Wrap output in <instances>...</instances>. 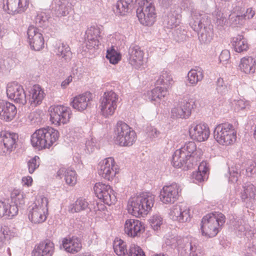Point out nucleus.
Wrapping results in <instances>:
<instances>
[{"label":"nucleus","instance_id":"obj_11","mask_svg":"<svg viewBox=\"0 0 256 256\" xmlns=\"http://www.w3.org/2000/svg\"><path fill=\"white\" fill-rule=\"evenodd\" d=\"M118 96L114 91L104 92L100 100L101 114L106 118L112 116L117 108Z\"/></svg>","mask_w":256,"mask_h":256},{"label":"nucleus","instance_id":"obj_10","mask_svg":"<svg viewBox=\"0 0 256 256\" xmlns=\"http://www.w3.org/2000/svg\"><path fill=\"white\" fill-rule=\"evenodd\" d=\"M48 201L47 198L44 196H40L34 203V206L28 212V219L34 224H40L44 222L48 214Z\"/></svg>","mask_w":256,"mask_h":256},{"label":"nucleus","instance_id":"obj_3","mask_svg":"<svg viewBox=\"0 0 256 256\" xmlns=\"http://www.w3.org/2000/svg\"><path fill=\"white\" fill-rule=\"evenodd\" d=\"M58 138L59 132L58 130L46 126L36 130L31 136L30 142L34 148L42 150L49 148Z\"/></svg>","mask_w":256,"mask_h":256},{"label":"nucleus","instance_id":"obj_60","mask_svg":"<svg viewBox=\"0 0 256 256\" xmlns=\"http://www.w3.org/2000/svg\"><path fill=\"white\" fill-rule=\"evenodd\" d=\"M88 212H92L96 214L98 211H99L98 202H94L92 203H90L88 204Z\"/></svg>","mask_w":256,"mask_h":256},{"label":"nucleus","instance_id":"obj_16","mask_svg":"<svg viewBox=\"0 0 256 256\" xmlns=\"http://www.w3.org/2000/svg\"><path fill=\"white\" fill-rule=\"evenodd\" d=\"M98 174L103 178L112 180L118 172V166L112 157H108L100 161L98 166Z\"/></svg>","mask_w":256,"mask_h":256},{"label":"nucleus","instance_id":"obj_43","mask_svg":"<svg viewBox=\"0 0 256 256\" xmlns=\"http://www.w3.org/2000/svg\"><path fill=\"white\" fill-rule=\"evenodd\" d=\"M88 204L89 203L86 199L79 198L74 203L69 206V211L72 213H75L86 210H88Z\"/></svg>","mask_w":256,"mask_h":256},{"label":"nucleus","instance_id":"obj_8","mask_svg":"<svg viewBox=\"0 0 256 256\" xmlns=\"http://www.w3.org/2000/svg\"><path fill=\"white\" fill-rule=\"evenodd\" d=\"M114 141L121 146H132L136 140V133L128 124L118 121L114 128Z\"/></svg>","mask_w":256,"mask_h":256},{"label":"nucleus","instance_id":"obj_5","mask_svg":"<svg viewBox=\"0 0 256 256\" xmlns=\"http://www.w3.org/2000/svg\"><path fill=\"white\" fill-rule=\"evenodd\" d=\"M190 25L198 32L201 44H208L212 42L214 36L213 25L210 18L207 14H202V16L196 21H191Z\"/></svg>","mask_w":256,"mask_h":256},{"label":"nucleus","instance_id":"obj_38","mask_svg":"<svg viewBox=\"0 0 256 256\" xmlns=\"http://www.w3.org/2000/svg\"><path fill=\"white\" fill-rule=\"evenodd\" d=\"M231 43L234 50L238 52L246 51L249 48L248 40L242 34H239L233 37Z\"/></svg>","mask_w":256,"mask_h":256},{"label":"nucleus","instance_id":"obj_53","mask_svg":"<svg viewBox=\"0 0 256 256\" xmlns=\"http://www.w3.org/2000/svg\"><path fill=\"white\" fill-rule=\"evenodd\" d=\"M216 90L218 93H220L222 94H225L228 92L227 84L224 82L222 78H218L216 80Z\"/></svg>","mask_w":256,"mask_h":256},{"label":"nucleus","instance_id":"obj_18","mask_svg":"<svg viewBox=\"0 0 256 256\" xmlns=\"http://www.w3.org/2000/svg\"><path fill=\"white\" fill-rule=\"evenodd\" d=\"M94 190L98 198L108 205L114 204L116 201L114 192L108 184L96 182L94 186Z\"/></svg>","mask_w":256,"mask_h":256},{"label":"nucleus","instance_id":"obj_9","mask_svg":"<svg viewBox=\"0 0 256 256\" xmlns=\"http://www.w3.org/2000/svg\"><path fill=\"white\" fill-rule=\"evenodd\" d=\"M214 138L220 144L228 145L236 141V132L232 124L222 123L214 128Z\"/></svg>","mask_w":256,"mask_h":256},{"label":"nucleus","instance_id":"obj_14","mask_svg":"<svg viewBox=\"0 0 256 256\" xmlns=\"http://www.w3.org/2000/svg\"><path fill=\"white\" fill-rule=\"evenodd\" d=\"M72 4L70 0H54L52 4V11L56 17H63V22L66 25L71 24L69 20H72Z\"/></svg>","mask_w":256,"mask_h":256},{"label":"nucleus","instance_id":"obj_13","mask_svg":"<svg viewBox=\"0 0 256 256\" xmlns=\"http://www.w3.org/2000/svg\"><path fill=\"white\" fill-rule=\"evenodd\" d=\"M50 120L55 125L60 126L62 124H66L70 122L72 116L70 108L64 105L51 106L48 110Z\"/></svg>","mask_w":256,"mask_h":256},{"label":"nucleus","instance_id":"obj_57","mask_svg":"<svg viewBox=\"0 0 256 256\" xmlns=\"http://www.w3.org/2000/svg\"><path fill=\"white\" fill-rule=\"evenodd\" d=\"M8 233L4 228L0 230V250H2L6 244V239L8 237Z\"/></svg>","mask_w":256,"mask_h":256},{"label":"nucleus","instance_id":"obj_34","mask_svg":"<svg viewBox=\"0 0 256 256\" xmlns=\"http://www.w3.org/2000/svg\"><path fill=\"white\" fill-rule=\"evenodd\" d=\"M54 249V244L49 240L40 242L32 252V256H52Z\"/></svg>","mask_w":256,"mask_h":256},{"label":"nucleus","instance_id":"obj_1","mask_svg":"<svg viewBox=\"0 0 256 256\" xmlns=\"http://www.w3.org/2000/svg\"><path fill=\"white\" fill-rule=\"evenodd\" d=\"M197 161L196 144L194 142H188L174 152L172 156V164L175 168L188 170L197 166Z\"/></svg>","mask_w":256,"mask_h":256},{"label":"nucleus","instance_id":"obj_30","mask_svg":"<svg viewBox=\"0 0 256 256\" xmlns=\"http://www.w3.org/2000/svg\"><path fill=\"white\" fill-rule=\"evenodd\" d=\"M16 106L9 102L0 100V118L6 122H10L16 114Z\"/></svg>","mask_w":256,"mask_h":256},{"label":"nucleus","instance_id":"obj_56","mask_svg":"<svg viewBox=\"0 0 256 256\" xmlns=\"http://www.w3.org/2000/svg\"><path fill=\"white\" fill-rule=\"evenodd\" d=\"M190 254L192 256H197L198 254H200V248L197 244L195 242H190Z\"/></svg>","mask_w":256,"mask_h":256},{"label":"nucleus","instance_id":"obj_45","mask_svg":"<svg viewBox=\"0 0 256 256\" xmlns=\"http://www.w3.org/2000/svg\"><path fill=\"white\" fill-rule=\"evenodd\" d=\"M244 190L241 192V198L243 202L246 199H254L256 195L255 186L252 184H248L243 186Z\"/></svg>","mask_w":256,"mask_h":256},{"label":"nucleus","instance_id":"obj_15","mask_svg":"<svg viewBox=\"0 0 256 256\" xmlns=\"http://www.w3.org/2000/svg\"><path fill=\"white\" fill-rule=\"evenodd\" d=\"M0 155L10 154L18 146V134L4 131L0 132Z\"/></svg>","mask_w":256,"mask_h":256},{"label":"nucleus","instance_id":"obj_50","mask_svg":"<svg viewBox=\"0 0 256 256\" xmlns=\"http://www.w3.org/2000/svg\"><path fill=\"white\" fill-rule=\"evenodd\" d=\"M150 223L152 228L155 231H158L160 230V226L163 223V218L160 215L156 214L150 218Z\"/></svg>","mask_w":256,"mask_h":256},{"label":"nucleus","instance_id":"obj_25","mask_svg":"<svg viewBox=\"0 0 256 256\" xmlns=\"http://www.w3.org/2000/svg\"><path fill=\"white\" fill-rule=\"evenodd\" d=\"M144 226L137 219L130 218L126 220L124 225V232L130 237H139L144 231Z\"/></svg>","mask_w":256,"mask_h":256},{"label":"nucleus","instance_id":"obj_52","mask_svg":"<svg viewBox=\"0 0 256 256\" xmlns=\"http://www.w3.org/2000/svg\"><path fill=\"white\" fill-rule=\"evenodd\" d=\"M128 256H146L142 248L134 244H132L128 249Z\"/></svg>","mask_w":256,"mask_h":256},{"label":"nucleus","instance_id":"obj_7","mask_svg":"<svg viewBox=\"0 0 256 256\" xmlns=\"http://www.w3.org/2000/svg\"><path fill=\"white\" fill-rule=\"evenodd\" d=\"M138 2L136 16L144 26H152L157 16L155 6L152 0H136Z\"/></svg>","mask_w":256,"mask_h":256},{"label":"nucleus","instance_id":"obj_21","mask_svg":"<svg viewBox=\"0 0 256 256\" xmlns=\"http://www.w3.org/2000/svg\"><path fill=\"white\" fill-rule=\"evenodd\" d=\"M180 192V186L176 182L164 186L160 192V200L165 204H173L178 199Z\"/></svg>","mask_w":256,"mask_h":256},{"label":"nucleus","instance_id":"obj_22","mask_svg":"<svg viewBox=\"0 0 256 256\" xmlns=\"http://www.w3.org/2000/svg\"><path fill=\"white\" fill-rule=\"evenodd\" d=\"M6 94L8 98L15 102L24 105L26 103V94L23 86L18 82L8 84L6 88Z\"/></svg>","mask_w":256,"mask_h":256},{"label":"nucleus","instance_id":"obj_62","mask_svg":"<svg viewBox=\"0 0 256 256\" xmlns=\"http://www.w3.org/2000/svg\"><path fill=\"white\" fill-rule=\"evenodd\" d=\"M72 77L69 76L65 80L62 82L61 86L62 88H66L67 86L72 82Z\"/></svg>","mask_w":256,"mask_h":256},{"label":"nucleus","instance_id":"obj_26","mask_svg":"<svg viewBox=\"0 0 256 256\" xmlns=\"http://www.w3.org/2000/svg\"><path fill=\"white\" fill-rule=\"evenodd\" d=\"M144 50L140 46H131L128 50L129 63L134 68L140 69L144 64Z\"/></svg>","mask_w":256,"mask_h":256},{"label":"nucleus","instance_id":"obj_47","mask_svg":"<svg viewBox=\"0 0 256 256\" xmlns=\"http://www.w3.org/2000/svg\"><path fill=\"white\" fill-rule=\"evenodd\" d=\"M49 18L50 17L44 12L38 14L34 18L36 27H40L44 30L48 26Z\"/></svg>","mask_w":256,"mask_h":256},{"label":"nucleus","instance_id":"obj_35","mask_svg":"<svg viewBox=\"0 0 256 256\" xmlns=\"http://www.w3.org/2000/svg\"><path fill=\"white\" fill-rule=\"evenodd\" d=\"M136 0H118L113 8L116 15L124 16L130 10L137 7L138 2Z\"/></svg>","mask_w":256,"mask_h":256},{"label":"nucleus","instance_id":"obj_4","mask_svg":"<svg viewBox=\"0 0 256 256\" xmlns=\"http://www.w3.org/2000/svg\"><path fill=\"white\" fill-rule=\"evenodd\" d=\"M225 222V216L221 212H214L206 214L200 222L202 235L208 238L216 236Z\"/></svg>","mask_w":256,"mask_h":256},{"label":"nucleus","instance_id":"obj_59","mask_svg":"<svg viewBox=\"0 0 256 256\" xmlns=\"http://www.w3.org/2000/svg\"><path fill=\"white\" fill-rule=\"evenodd\" d=\"M198 170L202 172L204 174H206L209 170L208 164L202 161L198 167Z\"/></svg>","mask_w":256,"mask_h":256},{"label":"nucleus","instance_id":"obj_32","mask_svg":"<svg viewBox=\"0 0 256 256\" xmlns=\"http://www.w3.org/2000/svg\"><path fill=\"white\" fill-rule=\"evenodd\" d=\"M230 225L234 233L240 236L246 235L250 228L242 218L234 216H232L230 218Z\"/></svg>","mask_w":256,"mask_h":256},{"label":"nucleus","instance_id":"obj_33","mask_svg":"<svg viewBox=\"0 0 256 256\" xmlns=\"http://www.w3.org/2000/svg\"><path fill=\"white\" fill-rule=\"evenodd\" d=\"M92 94L86 92L75 96L70 102L72 107L79 112H82L89 106L90 101L92 100Z\"/></svg>","mask_w":256,"mask_h":256},{"label":"nucleus","instance_id":"obj_48","mask_svg":"<svg viewBox=\"0 0 256 256\" xmlns=\"http://www.w3.org/2000/svg\"><path fill=\"white\" fill-rule=\"evenodd\" d=\"M187 32L181 27L175 28L172 32L173 39L176 42H184L186 39Z\"/></svg>","mask_w":256,"mask_h":256},{"label":"nucleus","instance_id":"obj_12","mask_svg":"<svg viewBox=\"0 0 256 256\" xmlns=\"http://www.w3.org/2000/svg\"><path fill=\"white\" fill-rule=\"evenodd\" d=\"M196 106L194 100L188 96H185L179 100L177 106L172 109L171 117L173 118H188Z\"/></svg>","mask_w":256,"mask_h":256},{"label":"nucleus","instance_id":"obj_51","mask_svg":"<svg viewBox=\"0 0 256 256\" xmlns=\"http://www.w3.org/2000/svg\"><path fill=\"white\" fill-rule=\"evenodd\" d=\"M40 164V158L38 156H35L28 162V172L32 174L37 169Z\"/></svg>","mask_w":256,"mask_h":256},{"label":"nucleus","instance_id":"obj_36","mask_svg":"<svg viewBox=\"0 0 256 256\" xmlns=\"http://www.w3.org/2000/svg\"><path fill=\"white\" fill-rule=\"evenodd\" d=\"M180 6L181 10L190 14L192 21H196V20L202 17V14H206L197 10L193 0H181Z\"/></svg>","mask_w":256,"mask_h":256},{"label":"nucleus","instance_id":"obj_31","mask_svg":"<svg viewBox=\"0 0 256 256\" xmlns=\"http://www.w3.org/2000/svg\"><path fill=\"white\" fill-rule=\"evenodd\" d=\"M62 246L67 252L76 254L82 248L81 240L76 236H66L62 239Z\"/></svg>","mask_w":256,"mask_h":256},{"label":"nucleus","instance_id":"obj_28","mask_svg":"<svg viewBox=\"0 0 256 256\" xmlns=\"http://www.w3.org/2000/svg\"><path fill=\"white\" fill-rule=\"evenodd\" d=\"M171 218L180 222H184L190 220V209L182 204L174 206L170 212Z\"/></svg>","mask_w":256,"mask_h":256},{"label":"nucleus","instance_id":"obj_29","mask_svg":"<svg viewBox=\"0 0 256 256\" xmlns=\"http://www.w3.org/2000/svg\"><path fill=\"white\" fill-rule=\"evenodd\" d=\"M190 136L192 139L198 142H204L209 137L210 132L208 125L206 124H199L189 130Z\"/></svg>","mask_w":256,"mask_h":256},{"label":"nucleus","instance_id":"obj_55","mask_svg":"<svg viewBox=\"0 0 256 256\" xmlns=\"http://www.w3.org/2000/svg\"><path fill=\"white\" fill-rule=\"evenodd\" d=\"M236 110H242L250 109V105L248 102H245L242 100H240L236 104Z\"/></svg>","mask_w":256,"mask_h":256},{"label":"nucleus","instance_id":"obj_19","mask_svg":"<svg viewBox=\"0 0 256 256\" xmlns=\"http://www.w3.org/2000/svg\"><path fill=\"white\" fill-rule=\"evenodd\" d=\"M255 166H250L246 168H241L240 165H232L228 167L227 174H225L229 182L235 184L238 180V178L243 175L250 177L256 172Z\"/></svg>","mask_w":256,"mask_h":256},{"label":"nucleus","instance_id":"obj_23","mask_svg":"<svg viewBox=\"0 0 256 256\" xmlns=\"http://www.w3.org/2000/svg\"><path fill=\"white\" fill-rule=\"evenodd\" d=\"M42 31L34 26H30L27 30V35L30 48L36 51L44 47V40Z\"/></svg>","mask_w":256,"mask_h":256},{"label":"nucleus","instance_id":"obj_49","mask_svg":"<svg viewBox=\"0 0 256 256\" xmlns=\"http://www.w3.org/2000/svg\"><path fill=\"white\" fill-rule=\"evenodd\" d=\"M106 57L113 64H117L121 60L120 54L114 48L107 50Z\"/></svg>","mask_w":256,"mask_h":256},{"label":"nucleus","instance_id":"obj_2","mask_svg":"<svg viewBox=\"0 0 256 256\" xmlns=\"http://www.w3.org/2000/svg\"><path fill=\"white\" fill-rule=\"evenodd\" d=\"M154 203V194L149 192H142L128 200V210L136 217L144 216L152 210Z\"/></svg>","mask_w":256,"mask_h":256},{"label":"nucleus","instance_id":"obj_64","mask_svg":"<svg viewBox=\"0 0 256 256\" xmlns=\"http://www.w3.org/2000/svg\"><path fill=\"white\" fill-rule=\"evenodd\" d=\"M163 6L167 8L171 4L172 0H159Z\"/></svg>","mask_w":256,"mask_h":256},{"label":"nucleus","instance_id":"obj_42","mask_svg":"<svg viewBox=\"0 0 256 256\" xmlns=\"http://www.w3.org/2000/svg\"><path fill=\"white\" fill-rule=\"evenodd\" d=\"M113 248L118 256H126L128 253L126 242L118 238H116L113 242Z\"/></svg>","mask_w":256,"mask_h":256},{"label":"nucleus","instance_id":"obj_37","mask_svg":"<svg viewBox=\"0 0 256 256\" xmlns=\"http://www.w3.org/2000/svg\"><path fill=\"white\" fill-rule=\"evenodd\" d=\"M18 212V208L16 206H12L8 202L0 200V218L2 217L12 218Z\"/></svg>","mask_w":256,"mask_h":256},{"label":"nucleus","instance_id":"obj_58","mask_svg":"<svg viewBox=\"0 0 256 256\" xmlns=\"http://www.w3.org/2000/svg\"><path fill=\"white\" fill-rule=\"evenodd\" d=\"M230 58V53L228 50H223L219 56L220 62H227Z\"/></svg>","mask_w":256,"mask_h":256},{"label":"nucleus","instance_id":"obj_40","mask_svg":"<svg viewBox=\"0 0 256 256\" xmlns=\"http://www.w3.org/2000/svg\"><path fill=\"white\" fill-rule=\"evenodd\" d=\"M239 67L241 71L247 74H253L256 71V60L252 56L241 59Z\"/></svg>","mask_w":256,"mask_h":256},{"label":"nucleus","instance_id":"obj_61","mask_svg":"<svg viewBox=\"0 0 256 256\" xmlns=\"http://www.w3.org/2000/svg\"><path fill=\"white\" fill-rule=\"evenodd\" d=\"M205 174H204L202 172L198 170L196 174H194V178L199 182L204 180Z\"/></svg>","mask_w":256,"mask_h":256},{"label":"nucleus","instance_id":"obj_41","mask_svg":"<svg viewBox=\"0 0 256 256\" xmlns=\"http://www.w3.org/2000/svg\"><path fill=\"white\" fill-rule=\"evenodd\" d=\"M57 176L60 178L64 176L66 183L70 186H74L76 182V174L74 170L61 168L58 171Z\"/></svg>","mask_w":256,"mask_h":256},{"label":"nucleus","instance_id":"obj_39","mask_svg":"<svg viewBox=\"0 0 256 256\" xmlns=\"http://www.w3.org/2000/svg\"><path fill=\"white\" fill-rule=\"evenodd\" d=\"M56 52L60 59L65 63L69 62L72 60V54L70 47L66 43H60Z\"/></svg>","mask_w":256,"mask_h":256},{"label":"nucleus","instance_id":"obj_24","mask_svg":"<svg viewBox=\"0 0 256 256\" xmlns=\"http://www.w3.org/2000/svg\"><path fill=\"white\" fill-rule=\"evenodd\" d=\"M30 0H4L3 9L8 14L14 15L25 12Z\"/></svg>","mask_w":256,"mask_h":256},{"label":"nucleus","instance_id":"obj_6","mask_svg":"<svg viewBox=\"0 0 256 256\" xmlns=\"http://www.w3.org/2000/svg\"><path fill=\"white\" fill-rule=\"evenodd\" d=\"M172 82L171 75L167 71L163 70L156 81V84L158 86L144 94V98L154 104L160 103L162 98H164L166 95L168 89L172 84Z\"/></svg>","mask_w":256,"mask_h":256},{"label":"nucleus","instance_id":"obj_17","mask_svg":"<svg viewBox=\"0 0 256 256\" xmlns=\"http://www.w3.org/2000/svg\"><path fill=\"white\" fill-rule=\"evenodd\" d=\"M102 28L98 26H92L88 28L85 32L84 38L86 47L89 50H98L101 45L100 40Z\"/></svg>","mask_w":256,"mask_h":256},{"label":"nucleus","instance_id":"obj_20","mask_svg":"<svg viewBox=\"0 0 256 256\" xmlns=\"http://www.w3.org/2000/svg\"><path fill=\"white\" fill-rule=\"evenodd\" d=\"M178 8H171L170 10L165 12L162 18V22L165 29L176 28L180 24L182 15Z\"/></svg>","mask_w":256,"mask_h":256},{"label":"nucleus","instance_id":"obj_44","mask_svg":"<svg viewBox=\"0 0 256 256\" xmlns=\"http://www.w3.org/2000/svg\"><path fill=\"white\" fill-rule=\"evenodd\" d=\"M24 194L18 190H14L11 194L12 202L14 204L12 206H16L17 208H22L24 204Z\"/></svg>","mask_w":256,"mask_h":256},{"label":"nucleus","instance_id":"obj_54","mask_svg":"<svg viewBox=\"0 0 256 256\" xmlns=\"http://www.w3.org/2000/svg\"><path fill=\"white\" fill-rule=\"evenodd\" d=\"M165 242L166 246L176 248L178 245V238L174 235H168L166 237Z\"/></svg>","mask_w":256,"mask_h":256},{"label":"nucleus","instance_id":"obj_46","mask_svg":"<svg viewBox=\"0 0 256 256\" xmlns=\"http://www.w3.org/2000/svg\"><path fill=\"white\" fill-rule=\"evenodd\" d=\"M189 82L192 84H196L198 81L201 80L204 77L202 70L200 68L197 70H191L188 74Z\"/></svg>","mask_w":256,"mask_h":256},{"label":"nucleus","instance_id":"obj_63","mask_svg":"<svg viewBox=\"0 0 256 256\" xmlns=\"http://www.w3.org/2000/svg\"><path fill=\"white\" fill-rule=\"evenodd\" d=\"M22 181L24 185H26L28 186L32 184V178L31 176L24 177L22 178Z\"/></svg>","mask_w":256,"mask_h":256},{"label":"nucleus","instance_id":"obj_27","mask_svg":"<svg viewBox=\"0 0 256 256\" xmlns=\"http://www.w3.org/2000/svg\"><path fill=\"white\" fill-rule=\"evenodd\" d=\"M45 96L44 89L40 85L35 84L26 94V102L32 107H36L42 104Z\"/></svg>","mask_w":256,"mask_h":256}]
</instances>
